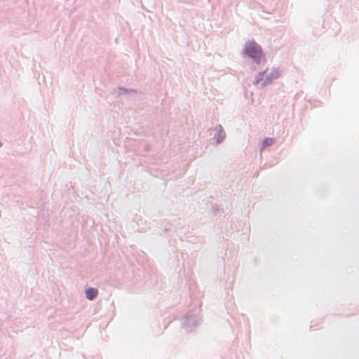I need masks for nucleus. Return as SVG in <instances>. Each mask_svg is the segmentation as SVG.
Instances as JSON below:
<instances>
[{
  "label": "nucleus",
  "mask_w": 359,
  "mask_h": 359,
  "mask_svg": "<svg viewBox=\"0 0 359 359\" xmlns=\"http://www.w3.org/2000/svg\"><path fill=\"white\" fill-rule=\"evenodd\" d=\"M245 53L252 58H259L262 55L261 48L255 42H248L245 46Z\"/></svg>",
  "instance_id": "nucleus-1"
},
{
  "label": "nucleus",
  "mask_w": 359,
  "mask_h": 359,
  "mask_svg": "<svg viewBox=\"0 0 359 359\" xmlns=\"http://www.w3.org/2000/svg\"><path fill=\"white\" fill-rule=\"evenodd\" d=\"M97 294L98 291L95 288H88L86 290V297L90 300H93L95 298Z\"/></svg>",
  "instance_id": "nucleus-2"
},
{
  "label": "nucleus",
  "mask_w": 359,
  "mask_h": 359,
  "mask_svg": "<svg viewBox=\"0 0 359 359\" xmlns=\"http://www.w3.org/2000/svg\"><path fill=\"white\" fill-rule=\"evenodd\" d=\"M273 143V140L272 138L266 137L262 142V149L266 147L270 146Z\"/></svg>",
  "instance_id": "nucleus-3"
},
{
  "label": "nucleus",
  "mask_w": 359,
  "mask_h": 359,
  "mask_svg": "<svg viewBox=\"0 0 359 359\" xmlns=\"http://www.w3.org/2000/svg\"><path fill=\"white\" fill-rule=\"evenodd\" d=\"M278 72H276V74L274 75V77H278Z\"/></svg>",
  "instance_id": "nucleus-4"
},
{
  "label": "nucleus",
  "mask_w": 359,
  "mask_h": 359,
  "mask_svg": "<svg viewBox=\"0 0 359 359\" xmlns=\"http://www.w3.org/2000/svg\"><path fill=\"white\" fill-rule=\"evenodd\" d=\"M265 74H266V72H264V73L261 74H260V76H261L262 77H264V75H265Z\"/></svg>",
  "instance_id": "nucleus-5"
},
{
  "label": "nucleus",
  "mask_w": 359,
  "mask_h": 359,
  "mask_svg": "<svg viewBox=\"0 0 359 359\" xmlns=\"http://www.w3.org/2000/svg\"><path fill=\"white\" fill-rule=\"evenodd\" d=\"M261 85H262V86H263V85H266V82H264V83H262Z\"/></svg>",
  "instance_id": "nucleus-6"
}]
</instances>
